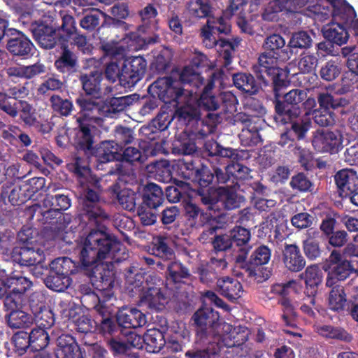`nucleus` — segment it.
Segmentation results:
<instances>
[{
    "instance_id": "1",
    "label": "nucleus",
    "mask_w": 358,
    "mask_h": 358,
    "mask_svg": "<svg viewBox=\"0 0 358 358\" xmlns=\"http://www.w3.org/2000/svg\"><path fill=\"white\" fill-rule=\"evenodd\" d=\"M82 205L89 224L97 229H91L87 236L80 237L75 252L79 257L80 268L90 277L99 292L95 294L90 289L89 291L86 289L85 294L98 301L95 308L102 316L100 329L103 333L110 334L115 328L110 318L114 312L110 307L113 303H106L113 297L111 288L115 282V273L112 264L127 259L129 255L125 247L106 231L105 222L108 215L101 208L97 193L89 189L82 200Z\"/></svg>"
},
{
    "instance_id": "2",
    "label": "nucleus",
    "mask_w": 358,
    "mask_h": 358,
    "mask_svg": "<svg viewBox=\"0 0 358 358\" xmlns=\"http://www.w3.org/2000/svg\"><path fill=\"white\" fill-rule=\"evenodd\" d=\"M222 76L220 71L213 72L211 80L203 87L199 99L197 90L203 85V79L193 66H186L180 74V80L160 78L149 87L153 96L176 107L175 116L185 123L198 119L201 110L214 111L220 106L218 96L213 92V83Z\"/></svg>"
},
{
    "instance_id": "3",
    "label": "nucleus",
    "mask_w": 358,
    "mask_h": 358,
    "mask_svg": "<svg viewBox=\"0 0 358 358\" xmlns=\"http://www.w3.org/2000/svg\"><path fill=\"white\" fill-rule=\"evenodd\" d=\"M101 74L98 71L81 76L83 88L93 96L77 99L80 111L77 117L80 130L76 134L77 143L85 150H90L92 145L94 129L101 126L103 118L113 117L131 102L129 96L106 98L111 92L110 87H103L101 84Z\"/></svg>"
},
{
    "instance_id": "4",
    "label": "nucleus",
    "mask_w": 358,
    "mask_h": 358,
    "mask_svg": "<svg viewBox=\"0 0 358 358\" xmlns=\"http://www.w3.org/2000/svg\"><path fill=\"white\" fill-rule=\"evenodd\" d=\"M219 315L210 306H202L193 315L194 323L199 327L196 344L206 345L195 347L185 355L189 358H215L223 347L231 348L245 341V328L233 327L218 320Z\"/></svg>"
},
{
    "instance_id": "5",
    "label": "nucleus",
    "mask_w": 358,
    "mask_h": 358,
    "mask_svg": "<svg viewBox=\"0 0 358 358\" xmlns=\"http://www.w3.org/2000/svg\"><path fill=\"white\" fill-rule=\"evenodd\" d=\"M246 3V0H229V5L223 16L219 17L209 16L206 25L201 29V36L205 45L209 48L215 46L220 56L225 60L226 64L231 62L232 52L241 41L238 38H235L234 42L224 39L217 40L216 35L227 34L230 31L229 17L232 15L241 13Z\"/></svg>"
},
{
    "instance_id": "6",
    "label": "nucleus",
    "mask_w": 358,
    "mask_h": 358,
    "mask_svg": "<svg viewBox=\"0 0 358 358\" xmlns=\"http://www.w3.org/2000/svg\"><path fill=\"white\" fill-rule=\"evenodd\" d=\"M324 2L325 10L322 8V11L329 14H320L316 17L321 21H324L329 16L332 17V22L323 27V35L332 43L341 45L348 39V34L344 25H347L348 21L355 16V10L345 0H325Z\"/></svg>"
},
{
    "instance_id": "7",
    "label": "nucleus",
    "mask_w": 358,
    "mask_h": 358,
    "mask_svg": "<svg viewBox=\"0 0 358 358\" xmlns=\"http://www.w3.org/2000/svg\"><path fill=\"white\" fill-rule=\"evenodd\" d=\"M139 37L134 34L127 35L118 41H113L103 45L105 52L113 57L106 66L105 73L107 79L111 82L119 80L124 87H129L127 83L125 69L122 67L123 57L127 50H136L139 47Z\"/></svg>"
},
{
    "instance_id": "8",
    "label": "nucleus",
    "mask_w": 358,
    "mask_h": 358,
    "mask_svg": "<svg viewBox=\"0 0 358 358\" xmlns=\"http://www.w3.org/2000/svg\"><path fill=\"white\" fill-rule=\"evenodd\" d=\"M10 313L7 316L8 324L13 329L25 328L29 327L35 320L37 322L44 320V316L50 315V313L45 308L44 296L41 292H34L30 299V308L34 315V319L27 313L20 310V307L10 308L5 307Z\"/></svg>"
},
{
    "instance_id": "9",
    "label": "nucleus",
    "mask_w": 358,
    "mask_h": 358,
    "mask_svg": "<svg viewBox=\"0 0 358 358\" xmlns=\"http://www.w3.org/2000/svg\"><path fill=\"white\" fill-rule=\"evenodd\" d=\"M323 268L328 273L326 281L327 287L336 285L337 281L345 280L351 273L355 272V278L352 279L350 283L348 284V288L352 287L355 289L354 284L358 283V280H356L358 269H354L350 262L343 259L338 251L333 250L331 252Z\"/></svg>"
},
{
    "instance_id": "10",
    "label": "nucleus",
    "mask_w": 358,
    "mask_h": 358,
    "mask_svg": "<svg viewBox=\"0 0 358 358\" xmlns=\"http://www.w3.org/2000/svg\"><path fill=\"white\" fill-rule=\"evenodd\" d=\"M167 302L163 280L155 273L147 275L140 294V303L150 309L159 311L164 308Z\"/></svg>"
},
{
    "instance_id": "11",
    "label": "nucleus",
    "mask_w": 358,
    "mask_h": 358,
    "mask_svg": "<svg viewBox=\"0 0 358 358\" xmlns=\"http://www.w3.org/2000/svg\"><path fill=\"white\" fill-rule=\"evenodd\" d=\"M202 202L209 205V209L217 210L220 206L231 210L239 207L243 198L238 196L234 189L219 187L217 189H210L207 194H203Z\"/></svg>"
},
{
    "instance_id": "12",
    "label": "nucleus",
    "mask_w": 358,
    "mask_h": 358,
    "mask_svg": "<svg viewBox=\"0 0 358 358\" xmlns=\"http://www.w3.org/2000/svg\"><path fill=\"white\" fill-rule=\"evenodd\" d=\"M4 285L6 291L4 306L16 308L21 307L22 295L31 288L32 282L26 277L13 273L12 275L4 280Z\"/></svg>"
},
{
    "instance_id": "13",
    "label": "nucleus",
    "mask_w": 358,
    "mask_h": 358,
    "mask_svg": "<svg viewBox=\"0 0 358 358\" xmlns=\"http://www.w3.org/2000/svg\"><path fill=\"white\" fill-rule=\"evenodd\" d=\"M312 144L317 152H337L342 145L341 135L338 131L318 130L313 136Z\"/></svg>"
},
{
    "instance_id": "14",
    "label": "nucleus",
    "mask_w": 358,
    "mask_h": 358,
    "mask_svg": "<svg viewBox=\"0 0 358 358\" xmlns=\"http://www.w3.org/2000/svg\"><path fill=\"white\" fill-rule=\"evenodd\" d=\"M325 0H282L283 11L287 13H298L305 8L308 15H314L315 17L324 13L328 15L327 12L323 13L322 8L325 10Z\"/></svg>"
},
{
    "instance_id": "15",
    "label": "nucleus",
    "mask_w": 358,
    "mask_h": 358,
    "mask_svg": "<svg viewBox=\"0 0 358 358\" xmlns=\"http://www.w3.org/2000/svg\"><path fill=\"white\" fill-rule=\"evenodd\" d=\"M14 261L22 266H31L44 259L43 250L38 245L15 248L13 252Z\"/></svg>"
},
{
    "instance_id": "16",
    "label": "nucleus",
    "mask_w": 358,
    "mask_h": 358,
    "mask_svg": "<svg viewBox=\"0 0 358 358\" xmlns=\"http://www.w3.org/2000/svg\"><path fill=\"white\" fill-rule=\"evenodd\" d=\"M116 319L118 324L124 328H137L146 323L145 315L135 308L124 307L120 309Z\"/></svg>"
},
{
    "instance_id": "17",
    "label": "nucleus",
    "mask_w": 358,
    "mask_h": 358,
    "mask_svg": "<svg viewBox=\"0 0 358 358\" xmlns=\"http://www.w3.org/2000/svg\"><path fill=\"white\" fill-rule=\"evenodd\" d=\"M55 356L57 358H83L74 338L69 334H62L57 338Z\"/></svg>"
},
{
    "instance_id": "18",
    "label": "nucleus",
    "mask_w": 358,
    "mask_h": 358,
    "mask_svg": "<svg viewBox=\"0 0 358 358\" xmlns=\"http://www.w3.org/2000/svg\"><path fill=\"white\" fill-rule=\"evenodd\" d=\"M341 196H348L358 189V176L353 169H343L335 176Z\"/></svg>"
},
{
    "instance_id": "19",
    "label": "nucleus",
    "mask_w": 358,
    "mask_h": 358,
    "mask_svg": "<svg viewBox=\"0 0 358 358\" xmlns=\"http://www.w3.org/2000/svg\"><path fill=\"white\" fill-rule=\"evenodd\" d=\"M147 63L142 57L123 59L122 67L125 69L129 86L134 85L143 76Z\"/></svg>"
},
{
    "instance_id": "20",
    "label": "nucleus",
    "mask_w": 358,
    "mask_h": 358,
    "mask_svg": "<svg viewBox=\"0 0 358 358\" xmlns=\"http://www.w3.org/2000/svg\"><path fill=\"white\" fill-rule=\"evenodd\" d=\"M141 24L138 31L141 33H154L159 29L157 16L158 12L152 4H148L138 12Z\"/></svg>"
},
{
    "instance_id": "21",
    "label": "nucleus",
    "mask_w": 358,
    "mask_h": 358,
    "mask_svg": "<svg viewBox=\"0 0 358 358\" xmlns=\"http://www.w3.org/2000/svg\"><path fill=\"white\" fill-rule=\"evenodd\" d=\"M122 148L113 141L102 142L96 149L94 156L100 163L122 159Z\"/></svg>"
},
{
    "instance_id": "22",
    "label": "nucleus",
    "mask_w": 358,
    "mask_h": 358,
    "mask_svg": "<svg viewBox=\"0 0 358 358\" xmlns=\"http://www.w3.org/2000/svg\"><path fill=\"white\" fill-rule=\"evenodd\" d=\"M63 314L72 320L78 331L86 333L92 330V322L80 307L74 303L69 304V308L63 310Z\"/></svg>"
},
{
    "instance_id": "23",
    "label": "nucleus",
    "mask_w": 358,
    "mask_h": 358,
    "mask_svg": "<svg viewBox=\"0 0 358 358\" xmlns=\"http://www.w3.org/2000/svg\"><path fill=\"white\" fill-rule=\"evenodd\" d=\"M232 242L237 246L241 247L240 250L241 254L236 257V262L242 263L245 261L250 247L248 242L250 239V232L245 228L241 227H234L230 232Z\"/></svg>"
},
{
    "instance_id": "24",
    "label": "nucleus",
    "mask_w": 358,
    "mask_h": 358,
    "mask_svg": "<svg viewBox=\"0 0 358 358\" xmlns=\"http://www.w3.org/2000/svg\"><path fill=\"white\" fill-rule=\"evenodd\" d=\"M218 292L229 300H234L241 296L243 287L240 282L232 278H220L217 282Z\"/></svg>"
},
{
    "instance_id": "25",
    "label": "nucleus",
    "mask_w": 358,
    "mask_h": 358,
    "mask_svg": "<svg viewBox=\"0 0 358 358\" xmlns=\"http://www.w3.org/2000/svg\"><path fill=\"white\" fill-rule=\"evenodd\" d=\"M284 263L292 271H299L306 265V261L300 254L299 248L294 245L286 246L284 251Z\"/></svg>"
},
{
    "instance_id": "26",
    "label": "nucleus",
    "mask_w": 358,
    "mask_h": 358,
    "mask_svg": "<svg viewBox=\"0 0 358 358\" xmlns=\"http://www.w3.org/2000/svg\"><path fill=\"white\" fill-rule=\"evenodd\" d=\"M304 278L306 285V292L310 295H315L317 292V287L322 282L323 273L316 265L307 267L304 273L301 275Z\"/></svg>"
},
{
    "instance_id": "27",
    "label": "nucleus",
    "mask_w": 358,
    "mask_h": 358,
    "mask_svg": "<svg viewBox=\"0 0 358 358\" xmlns=\"http://www.w3.org/2000/svg\"><path fill=\"white\" fill-rule=\"evenodd\" d=\"M164 336L162 331L150 329L145 334V345L148 352L157 353L165 346Z\"/></svg>"
},
{
    "instance_id": "28",
    "label": "nucleus",
    "mask_w": 358,
    "mask_h": 358,
    "mask_svg": "<svg viewBox=\"0 0 358 358\" xmlns=\"http://www.w3.org/2000/svg\"><path fill=\"white\" fill-rule=\"evenodd\" d=\"M143 200L145 205L152 208L159 206L163 201L162 188L155 183L148 184L145 189Z\"/></svg>"
},
{
    "instance_id": "29",
    "label": "nucleus",
    "mask_w": 358,
    "mask_h": 358,
    "mask_svg": "<svg viewBox=\"0 0 358 358\" xmlns=\"http://www.w3.org/2000/svg\"><path fill=\"white\" fill-rule=\"evenodd\" d=\"M233 82L236 88L245 93L254 94L258 91V85L254 77L250 73H235L233 76Z\"/></svg>"
},
{
    "instance_id": "30",
    "label": "nucleus",
    "mask_w": 358,
    "mask_h": 358,
    "mask_svg": "<svg viewBox=\"0 0 358 358\" xmlns=\"http://www.w3.org/2000/svg\"><path fill=\"white\" fill-rule=\"evenodd\" d=\"M50 272L69 276L79 269L76 264L69 257H59L50 264Z\"/></svg>"
},
{
    "instance_id": "31",
    "label": "nucleus",
    "mask_w": 358,
    "mask_h": 358,
    "mask_svg": "<svg viewBox=\"0 0 358 358\" xmlns=\"http://www.w3.org/2000/svg\"><path fill=\"white\" fill-rule=\"evenodd\" d=\"M331 287V289L328 296V306L332 310H341L344 308L347 301L344 287L338 285H334Z\"/></svg>"
},
{
    "instance_id": "32",
    "label": "nucleus",
    "mask_w": 358,
    "mask_h": 358,
    "mask_svg": "<svg viewBox=\"0 0 358 358\" xmlns=\"http://www.w3.org/2000/svg\"><path fill=\"white\" fill-rule=\"evenodd\" d=\"M282 55L278 56L275 54L264 52L259 57V64L261 67L264 69L265 72L268 75L271 73V69H278V61H285L290 58L291 52L289 51H282Z\"/></svg>"
},
{
    "instance_id": "33",
    "label": "nucleus",
    "mask_w": 358,
    "mask_h": 358,
    "mask_svg": "<svg viewBox=\"0 0 358 358\" xmlns=\"http://www.w3.org/2000/svg\"><path fill=\"white\" fill-rule=\"evenodd\" d=\"M7 48L15 55L24 56L31 53L34 45L27 37L21 36L10 39L7 43Z\"/></svg>"
},
{
    "instance_id": "34",
    "label": "nucleus",
    "mask_w": 358,
    "mask_h": 358,
    "mask_svg": "<svg viewBox=\"0 0 358 358\" xmlns=\"http://www.w3.org/2000/svg\"><path fill=\"white\" fill-rule=\"evenodd\" d=\"M166 267L167 280L174 283L180 282L189 276V270L178 261L174 260L169 262Z\"/></svg>"
},
{
    "instance_id": "35",
    "label": "nucleus",
    "mask_w": 358,
    "mask_h": 358,
    "mask_svg": "<svg viewBox=\"0 0 358 358\" xmlns=\"http://www.w3.org/2000/svg\"><path fill=\"white\" fill-rule=\"evenodd\" d=\"M34 36L38 44L45 49H51L56 43L55 32L50 27H39L33 31Z\"/></svg>"
},
{
    "instance_id": "36",
    "label": "nucleus",
    "mask_w": 358,
    "mask_h": 358,
    "mask_svg": "<svg viewBox=\"0 0 358 358\" xmlns=\"http://www.w3.org/2000/svg\"><path fill=\"white\" fill-rule=\"evenodd\" d=\"M318 64L317 57L309 51L303 52L299 57L297 67L302 73H310L315 71Z\"/></svg>"
},
{
    "instance_id": "37",
    "label": "nucleus",
    "mask_w": 358,
    "mask_h": 358,
    "mask_svg": "<svg viewBox=\"0 0 358 358\" xmlns=\"http://www.w3.org/2000/svg\"><path fill=\"white\" fill-rule=\"evenodd\" d=\"M46 286L56 292H63L71 284V279L68 275L51 273L45 280Z\"/></svg>"
},
{
    "instance_id": "38",
    "label": "nucleus",
    "mask_w": 358,
    "mask_h": 358,
    "mask_svg": "<svg viewBox=\"0 0 358 358\" xmlns=\"http://www.w3.org/2000/svg\"><path fill=\"white\" fill-rule=\"evenodd\" d=\"M31 346L36 350L45 348L49 343V334L44 328L38 327L28 334Z\"/></svg>"
},
{
    "instance_id": "39",
    "label": "nucleus",
    "mask_w": 358,
    "mask_h": 358,
    "mask_svg": "<svg viewBox=\"0 0 358 358\" xmlns=\"http://www.w3.org/2000/svg\"><path fill=\"white\" fill-rule=\"evenodd\" d=\"M241 141L243 145H256L262 142V138L259 134L258 127L250 123L246 128L242 129L239 134Z\"/></svg>"
},
{
    "instance_id": "40",
    "label": "nucleus",
    "mask_w": 358,
    "mask_h": 358,
    "mask_svg": "<svg viewBox=\"0 0 358 358\" xmlns=\"http://www.w3.org/2000/svg\"><path fill=\"white\" fill-rule=\"evenodd\" d=\"M285 45V39L279 34H273L267 37L264 43L265 52H271L278 56H282V49Z\"/></svg>"
},
{
    "instance_id": "41",
    "label": "nucleus",
    "mask_w": 358,
    "mask_h": 358,
    "mask_svg": "<svg viewBox=\"0 0 358 358\" xmlns=\"http://www.w3.org/2000/svg\"><path fill=\"white\" fill-rule=\"evenodd\" d=\"M187 9L192 16L201 18L208 16L211 6L208 0H192L188 3Z\"/></svg>"
},
{
    "instance_id": "42",
    "label": "nucleus",
    "mask_w": 358,
    "mask_h": 358,
    "mask_svg": "<svg viewBox=\"0 0 358 358\" xmlns=\"http://www.w3.org/2000/svg\"><path fill=\"white\" fill-rule=\"evenodd\" d=\"M76 64V56L67 50H64L62 56L55 63L56 68L61 72L73 71Z\"/></svg>"
},
{
    "instance_id": "43",
    "label": "nucleus",
    "mask_w": 358,
    "mask_h": 358,
    "mask_svg": "<svg viewBox=\"0 0 358 358\" xmlns=\"http://www.w3.org/2000/svg\"><path fill=\"white\" fill-rule=\"evenodd\" d=\"M137 194L131 189H123L117 194V199L121 206L127 210L134 209L136 203Z\"/></svg>"
},
{
    "instance_id": "44",
    "label": "nucleus",
    "mask_w": 358,
    "mask_h": 358,
    "mask_svg": "<svg viewBox=\"0 0 358 358\" xmlns=\"http://www.w3.org/2000/svg\"><path fill=\"white\" fill-rule=\"evenodd\" d=\"M312 45V38L308 32L300 31L294 33L289 41L290 48H308Z\"/></svg>"
},
{
    "instance_id": "45",
    "label": "nucleus",
    "mask_w": 358,
    "mask_h": 358,
    "mask_svg": "<svg viewBox=\"0 0 358 358\" xmlns=\"http://www.w3.org/2000/svg\"><path fill=\"white\" fill-rule=\"evenodd\" d=\"M318 102L322 110H329V108H337L347 104L345 99H335L328 93H321L318 96Z\"/></svg>"
},
{
    "instance_id": "46",
    "label": "nucleus",
    "mask_w": 358,
    "mask_h": 358,
    "mask_svg": "<svg viewBox=\"0 0 358 358\" xmlns=\"http://www.w3.org/2000/svg\"><path fill=\"white\" fill-rule=\"evenodd\" d=\"M50 102L53 110L61 115L67 116L72 110V103L68 99H63L59 96H52Z\"/></svg>"
},
{
    "instance_id": "47",
    "label": "nucleus",
    "mask_w": 358,
    "mask_h": 358,
    "mask_svg": "<svg viewBox=\"0 0 358 358\" xmlns=\"http://www.w3.org/2000/svg\"><path fill=\"white\" fill-rule=\"evenodd\" d=\"M15 352L20 356L24 354L27 349L31 345L28 334L24 331H19L12 338Z\"/></svg>"
},
{
    "instance_id": "48",
    "label": "nucleus",
    "mask_w": 358,
    "mask_h": 358,
    "mask_svg": "<svg viewBox=\"0 0 358 358\" xmlns=\"http://www.w3.org/2000/svg\"><path fill=\"white\" fill-rule=\"evenodd\" d=\"M271 77L273 84V90L275 96H280V90L287 85V76L284 71L280 69H271V73L268 74Z\"/></svg>"
},
{
    "instance_id": "49",
    "label": "nucleus",
    "mask_w": 358,
    "mask_h": 358,
    "mask_svg": "<svg viewBox=\"0 0 358 358\" xmlns=\"http://www.w3.org/2000/svg\"><path fill=\"white\" fill-rule=\"evenodd\" d=\"M319 334L329 338H337L341 340H346L348 335L346 332L338 328H334L329 325H321L317 327Z\"/></svg>"
},
{
    "instance_id": "50",
    "label": "nucleus",
    "mask_w": 358,
    "mask_h": 358,
    "mask_svg": "<svg viewBox=\"0 0 358 358\" xmlns=\"http://www.w3.org/2000/svg\"><path fill=\"white\" fill-rule=\"evenodd\" d=\"M153 254L162 259L171 260L173 257L172 250L169 248L162 238L155 240L152 248Z\"/></svg>"
},
{
    "instance_id": "51",
    "label": "nucleus",
    "mask_w": 358,
    "mask_h": 358,
    "mask_svg": "<svg viewBox=\"0 0 358 358\" xmlns=\"http://www.w3.org/2000/svg\"><path fill=\"white\" fill-rule=\"evenodd\" d=\"M341 73V69L334 61L327 62L320 70V76L322 79L331 81L336 78Z\"/></svg>"
},
{
    "instance_id": "52",
    "label": "nucleus",
    "mask_w": 358,
    "mask_h": 358,
    "mask_svg": "<svg viewBox=\"0 0 358 358\" xmlns=\"http://www.w3.org/2000/svg\"><path fill=\"white\" fill-rule=\"evenodd\" d=\"M17 237L21 243H27V245H34L41 238L36 229L28 227H23Z\"/></svg>"
},
{
    "instance_id": "53",
    "label": "nucleus",
    "mask_w": 358,
    "mask_h": 358,
    "mask_svg": "<svg viewBox=\"0 0 358 358\" xmlns=\"http://www.w3.org/2000/svg\"><path fill=\"white\" fill-rule=\"evenodd\" d=\"M271 259V250L264 245L258 247L251 256V262L254 265L260 266L267 264Z\"/></svg>"
},
{
    "instance_id": "54",
    "label": "nucleus",
    "mask_w": 358,
    "mask_h": 358,
    "mask_svg": "<svg viewBox=\"0 0 358 358\" xmlns=\"http://www.w3.org/2000/svg\"><path fill=\"white\" fill-rule=\"evenodd\" d=\"M226 171L231 176L239 180L248 178L250 173V169L247 166L238 163H232L228 165L226 167Z\"/></svg>"
},
{
    "instance_id": "55",
    "label": "nucleus",
    "mask_w": 358,
    "mask_h": 358,
    "mask_svg": "<svg viewBox=\"0 0 358 358\" xmlns=\"http://www.w3.org/2000/svg\"><path fill=\"white\" fill-rule=\"evenodd\" d=\"M283 11L282 0L271 1L265 8L262 17L267 21H273L276 18V13Z\"/></svg>"
},
{
    "instance_id": "56",
    "label": "nucleus",
    "mask_w": 358,
    "mask_h": 358,
    "mask_svg": "<svg viewBox=\"0 0 358 358\" xmlns=\"http://www.w3.org/2000/svg\"><path fill=\"white\" fill-rule=\"evenodd\" d=\"M307 98L306 90L294 89L290 90L285 95V103L287 105L296 106Z\"/></svg>"
},
{
    "instance_id": "57",
    "label": "nucleus",
    "mask_w": 358,
    "mask_h": 358,
    "mask_svg": "<svg viewBox=\"0 0 358 358\" xmlns=\"http://www.w3.org/2000/svg\"><path fill=\"white\" fill-rule=\"evenodd\" d=\"M102 13L96 10H92L86 15L80 22L82 28L87 30H92L99 24V17Z\"/></svg>"
},
{
    "instance_id": "58",
    "label": "nucleus",
    "mask_w": 358,
    "mask_h": 358,
    "mask_svg": "<svg viewBox=\"0 0 358 358\" xmlns=\"http://www.w3.org/2000/svg\"><path fill=\"white\" fill-rule=\"evenodd\" d=\"M17 102L16 101H10L7 94L0 93V108L12 117L17 115Z\"/></svg>"
},
{
    "instance_id": "59",
    "label": "nucleus",
    "mask_w": 358,
    "mask_h": 358,
    "mask_svg": "<svg viewBox=\"0 0 358 358\" xmlns=\"http://www.w3.org/2000/svg\"><path fill=\"white\" fill-rule=\"evenodd\" d=\"M303 251L310 259H315L321 254L318 243L312 238H307L303 241Z\"/></svg>"
},
{
    "instance_id": "60",
    "label": "nucleus",
    "mask_w": 358,
    "mask_h": 358,
    "mask_svg": "<svg viewBox=\"0 0 358 358\" xmlns=\"http://www.w3.org/2000/svg\"><path fill=\"white\" fill-rule=\"evenodd\" d=\"M290 185L294 189L300 192H306L310 189L312 184L303 173H299L292 177L290 181Z\"/></svg>"
},
{
    "instance_id": "61",
    "label": "nucleus",
    "mask_w": 358,
    "mask_h": 358,
    "mask_svg": "<svg viewBox=\"0 0 358 358\" xmlns=\"http://www.w3.org/2000/svg\"><path fill=\"white\" fill-rule=\"evenodd\" d=\"M18 109L21 112V118L27 124H32L34 121V109L26 101H18L17 102Z\"/></svg>"
},
{
    "instance_id": "62",
    "label": "nucleus",
    "mask_w": 358,
    "mask_h": 358,
    "mask_svg": "<svg viewBox=\"0 0 358 358\" xmlns=\"http://www.w3.org/2000/svg\"><path fill=\"white\" fill-rule=\"evenodd\" d=\"M75 173L80 178V182L84 185L92 178L90 170L87 165L83 164L80 158H77L75 162Z\"/></svg>"
},
{
    "instance_id": "63",
    "label": "nucleus",
    "mask_w": 358,
    "mask_h": 358,
    "mask_svg": "<svg viewBox=\"0 0 358 358\" xmlns=\"http://www.w3.org/2000/svg\"><path fill=\"white\" fill-rule=\"evenodd\" d=\"M257 162L264 169L270 167L275 163V153L271 149L265 148L262 150L257 157Z\"/></svg>"
},
{
    "instance_id": "64",
    "label": "nucleus",
    "mask_w": 358,
    "mask_h": 358,
    "mask_svg": "<svg viewBox=\"0 0 358 358\" xmlns=\"http://www.w3.org/2000/svg\"><path fill=\"white\" fill-rule=\"evenodd\" d=\"M199 169L195 168L192 163L182 162L180 164V174L182 178L193 182L199 174Z\"/></svg>"
}]
</instances>
